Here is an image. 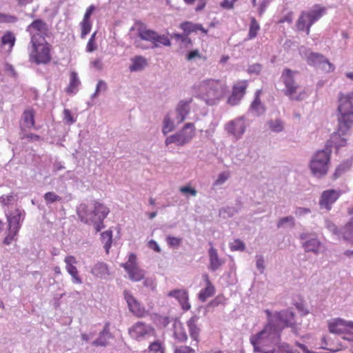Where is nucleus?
<instances>
[{
  "instance_id": "obj_14",
  "label": "nucleus",
  "mask_w": 353,
  "mask_h": 353,
  "mask_svg": "<svg viewBox=\"0 0 353 353\" xmlns=\"http://www.w3.org/2000/svg\"><path fill=\"white\" fill-rule=\"evenodd\" d=\"M300 239L305 241L302 245L305 252H312L315 254L319 252L320 242L314 234L302 232L300 234Z\"/></svg>"
},
{
  "instance_id": "obj_22",
  "label": "nucleus",
  "mask_w": 353,
  "mask_h": 353,
  "mask_svg": "<svg viewBox=\"0 0 353 353\" xmlns=\"http://www.w3.org/2000/svg\"><path fill=\"white\" fill-rule=\"evenodd\" d=\"M149 330L150 328L145 324L138 322L129 330V333L132 337L139 339L145 336L148 333Z\"/></svg>"
},
{
  "instance_id": "obj_26",
  "label": "nucleus",
  "mask_w": 353,
  "mask_h": 353,
  "mask_svg": "<svg viewBox=\"0 0 353 353\" xmlns=\"http://www.w3.org/2000/svg\"><path fill=\"white\" fill-rule=\"evenodd\" d=\"M109 323H105L103 330L100 332L99 336L95 340L94 343L97 345L105 346L108 341L112 337L109 330Z\"/></svg>"
},
{
  "instance_id": "obj_45",
  "label": "nucleus",
  "mask_w": 353,
  "mask_h": 353,
  "mask_svg": "<svg viewBox=\"0 0 353 353\" xmlns=\"http://www.w3.org/2000/svg\"><path fill=\"white\" fill-rule=\"evenodd\" d=\"M166 242L169 247L178 248L182 243V239L168 235L166 237Z\"/></svg>"
},
{
  "instance_id": "obj_32",
  "label": "nucleus",
  "mask_w": 353,
  "mask_h": 353,
  "mask_svg": "<svg viewBox=\"0 0 353 353\" xmlns=\"http://www.w3.org/2000/svg\"><path fill=\"white\" fill-rule=\"evenodd\" d=\"M324 12V8H316L310 12H305L307 16V17L309 19V26H312L315 21H316L323 16Z\"/></svg>"
},
{
  "instance_id": "obj_7",
  "label": "nucleus",
  "mask_w": 353,
  "mask_h": 353,
  "mask_svg": "<svg viewBox=\"0 0 353 353\" xmlns=\"http://www.w3.org/2000/svg\"><path fill=\"white\" fill-rule=\"evenodd\" d=\"M195 135V128L192 123H187L183 128L174 134L168 137L165 145L168 146L174 143L177 146H183L188 143Z\"/></svg>"
},
{
  "instance_id": "obj_11",
  "label": "nucleus",
  "mask_w": 353,
  "mask_h": 353,
  "mask_svg": "<svg viewBox=\"0 0 353 353\" xmlns=\"http://www.w3.org/2000/svg\"><path fill=\"white\" fill-rule=\"evenodd\" d=\"M225 130L236 139H241L245 130L244 117H241L230 121L225 125Z\"/></svg>"
},
{
  "instance_id": "obj_52",
  "label": "nucleus",
  "mask_w": 353,
  "mask_h": 353,
  "mask_svg": "<svg viewBox=\"0 0 353 353\" xmlns=\"http://www.w3.org/2000/svg\"><path fill=\"white\" fill-rule=\"evenodd\" d=\"M242 97L241 95L232 92V95L228 99V103L231 105H235L239 103Z\"/></svg>"
},
{
  "instance_id": "obj_41",
  "label": "nucleus",
  "mask_w": 353,
  "mask_h": 353,
  "mask_svg": "<svg viewBox=\"0 0 353 353\" xmlns=\"http://www.w3.org/2000/svg\"><path fill=\"white\" fill-rule=\"evenodd\" d=\"M326 228L333 233L338 239L343 238V233L344 232L343 228L339 230L337 226L330 221H325Z\"/></svg>"
},
{
  "instance_id": "obj_51",
  "label": "nucleus",
  "mask_w": 353,
  "mask_h": 353,
  "mask_svg": "<svg viewBox=\"0 0 353 353\" xmlns=\"http://www.w3.org/2000/svg\"><path fill=\"white\" fill-rule=\"evenodd\" d=\"M256 268L259 270L260 273H263L265 266V261L263 256L262 255H256Z\"/></svg>"
},
{
  "instance_id": "obj_56",
  "label": "nucleus",
  "mask_w": 353,
  "mask_h": 353,
  "mask_svg": "<svg viewBox=\"0 0 353 353\" xmlns=\"http://www.w3.org/2000/svg\"><path fill=\"white\" fill-rule=\"evenodd\" d=\"M18 21V18L16 16L10 14H2L1 23H14Z\"/></svg>"
},
{
  "instance_id": "obj_16",
  "label": "nucleus",
  "mask_w": 353,
  "mask_h": 353,
  "mask_svg": "<svg viewBox=\"0 0 353 353\" xmlns=\"http://www.w3.org/2000/svg\"><path fill=\"white\" fill-rule=\"evenodd\" d=\"M340 194L334 190H327L323 192L319 205L321 208H325L329 210L331 209V205L337 200Z\"/></svg>"
},
{
  "instance_id": "obj_30",
  "label": "nucleus",
  "mask_w": 353,
  "mask_h": 353,
  "mask_svg": "<svg viewBox=\"0 0 353 353\" xmlns=\"http://www.w3.org/2000/svg\"><path fill=\"white\" fill-rule=\"evenodd\" d=\"M205 280L208 282V285L205 287V289L202 290L199 294V299L203 302L205 301V300L208 297L212 296L214 291V287L210 284V282L208 280V276L207 275H205Z\"/></svg>"
},
{
  "instance_id": "obj_25",
  "label": "nucleus",
  "mask_w": 353,
  "mask_h": 353,
  "mask_svg": "<svg viewBox=\"0 0 353 353\" xmlns=\"http://www.w3.org/2000/svg\"><path fill=\"white\" fill-rule=\"evenodd\" d=\"M91 273L99 278H105L109 274L107 264L103 262H98L91 270Z\"/></svg>"
},
{
  "instance_id": "obj_9",
  "label": "nucleus",
  "mask_w": 353,
  "mask_h": 353,
  "mask_svg": "<svg viewBox=\"0 0 353 353\" xmlns=\"http://www.w3.org/2000/svg\"><path fill=\"white\" fill-rule=\"evenodd\" d=\"M128 274L129 279L134 281L138 282L144 279L145 271L141 269L137 263V256L131 253L129 255L128 260L125 263L121 264Z\"/></svg>"
},
{
  "instance_id": "obj_12",
  "label": "nucleus",
  "mask_w": 353,
  "mask_h": 353,
  "mask_svg": "<svg viewBox=\"0 0 353 353\" xmlns=\"http://www.w3.org/2000/svg\"><path fill=\"white\" fill-rule=\"evenodd\" d=\"M307 62L310 65L321 68L327 72L333 71L334 67L327 59L319 53L312 52L307 57Z\"/></svg>"
},
{
  "instance_id": "obj_60",
  "label": "nucleus",
  "mask_w": 353,
  "mask_h": 353,
  "mask_svg": "<svg viewBox=\"0 0 353 353\" xmlns=\"http://www.w3.org/2000/svg\"><path fill=\"white\" fill-rule=\"evenodd\" d=\"M246 88L245 83H242L239 85H235L233 88V92L237 93L239 95H241L243 97L245 90Z\"/></svg>"
},
{
  "instance_id": "obj_38",
  "label": "nucleus",
  "mask_w": 353,
  "mask_h": 353,
  "mask_svg": "<svg viewBox=\"0 0 353 353\" xmlns=\"http://www.w3.org/2000/svg\"><path fill=\"white\" fill-rule=\"evenodd\" d=\"M176 299L179 301L184 310H188L190 308L187 292L181 290V293L179 294Z\"/></svg>"
},
{
  "instance_id": "obj_34",
  "label": "nucleus",
  "mask_w": 353,
  "mask_h": 353,
  "mask_svg": "<svg viewBox=\"0 0 353 353\" xmlns=\"http://www.w3.org/2000/svg\"><path fill=\"white\" fill-rule=\"evenodd\" d=\"M101 239L103 243H104V248L106 253L109 252V250L112 245V232L111 230H106L101 234Z\"/></svg>"
},
{
  "instance_id": "obj_2",
  "label": "nucleus",
  "mask_w": 353,
  "mask_h": 353,
  "mask_svg": "<svg viewBox=\"0 0 353 353\" xmlns=\"http://www.w3.org/2000/svg\"><path fill=\"white\" fill-rule=\"evenodd\" d=\"M338 103V132L331 135L325 147L330 150L332 147L339 150L346 145L347 140L341 137V135L345 134L353 125V92L347 94L340 92Z\"/></svg>"
},
{
  "instance_id": "obj_49",
  "label": "nucleus",
  "mask_w": 353,
  "mask_h": 353,
  "mask_svg": "<svg viewBox=\"0 0 353 353\" xmlns=\"http://www.w3.org/2000/svg\"><path fill=\"white\" fill-rule=\"evenodd\" d=\"M81 37L84 38L90 31L91 30V23L90 21H82L81 23Z\"/></svg>"
},
{
  "instance_id": "obj_57",
  "label": "nucleus",
  "mask_w": 353,
  "mask_h": 353,
  "mask_svg": "<svg viewBox=\"0 0 353 353\" xmlns=\"http://www.w3.org/2000/svg\"><path fill=\"white\" fill-rule=\"evenodd\" d=\"M174 353H195V350L189 346H180L175 348Z\"/></svg>"
},
{
  "instance_id": "obj_31",
  "label": "nucleus",
  "mask_w": 353,
  "mask_h": 353,
  "mask_svg": "<svg viewBox=\"0 0 353 353\" xmlns=\"http://www.w3.org/2000/svg\"><path fill=\"white\" fill-rule=\"evenodd\" d=\"M175 330L174 332V337L179 342H185L188 340V335L184 327L181 323L179 325H174Z\"/></svg>"
},
{
  "instance_id": "obj_4",
  "label": "nucleus",
  "mask_w": 353,
  "mask_h": 353,
  "mask_svg": "<svg viewBox=\"0 0 353 353\" xmlns=\"http://www.w3.org/2000/svg\"><path fill=\"white\" fill-rule=\"evenodd\" d=\"M200 97L209 105H214L227 91L226 85L218 80L207 79L199 85Z\"/></svg>"
},
{
  "instance_id": "obj_40",
  "label": "nucleus",
  "mask_w": 353,
  "mask_h": 353,
  "mask_svg": "<svg viewBox=\"0 0 353 353\" xmlns=\"http://www.w3.org/2000/svg\"><path fill=\"white\" fill-rule=\"evenodd\" d=\"M260 29V26L254 17L251 18V22L249 29L248 38L252 39L257 35L258 31Z\"/></svg>"
},
{
  "instance_id": "obj_58",
  "label": "nucleus",
  "mask_w": 353,
  "mask_h": 353,
  "mask_svg": "<svg viewBox=\"0 0 353 353\" xmlns=\"http://www.w3.org/2000/svg\"><path fill=\"white\" fill-rule=\"evenodd\" d=\"M180 192L184 194H190L192 196L196 195V190L194 188H191L190 186H183L180 188Z\"/></svg>"
},
{
  "instance_id": "obj_3",
  "label": "nucleus",
  "mask_w": 353,
  "mask_h": 353,
  "mask_svg": "<svg viewBox=\"0 0 353 353\" xmlns=\"http://www.w3.org/2000/svg\"><path fill=\"white\" fill-rule=\"evenodd\" d=\"M92 210H89L88 207L85 203H81L77 207L76 211L80 221L85 224H93L96 232H99L105 228L103 220L109 214V209L103 204L98 202H94Z\"/></svg>"
},
{
  "instance_id": "obj_1",
  "label": "nucleus",
  "mask_w": 353,
  "mask_h": 353,
  "mask_svg": "<svg viewBox=\"0 0 353 353\" xmlns=\"http://www.w3.org/2000/svg\"><path fill=\"white\" fill-rule=\"evenodd\" d=\"M268 321L263 329L256 334L250 336V343L252 345L254 353H275L276 350H265L263 345L268 339L274 343H278L282 330L285 327H293L296 324L294 312L290 310H281L272 313L265 310Z\"/></svg>"
},
{
  "instance_id": "obj_63",
  "label": "nucleus",
  "mask_w": 353,
  "mask_h": 353,
  "mask_svg": "<svg viewBox=\"0 0 353 353\" xmlns=\"http://www.w3.org/2000/svg\"><path fill=\"white\" fill-rule=\"evenodd\" d=\"M221 7L225 9L231 10L234 8V3L232 1L223 0L221 4Z\"/></svg>"
},
{
  "instance_id": "obj_55",
  "label": "nucleus",
  "mask_w": 353,
  "mask_h": 353,
  "mask_svg": "<svg viewBox=\"0 0 353 353\" xmlns=\"http://www.w3.org/2000/svg\"><path fill=\"white\" fill-rule=\"evenodd\" d=\"M64 120L67 124H72L75 122V119L71 114L70 110L68 109H64L63 110Z\"/></svg>"
},
{
  "instance_id": "obj_19",
  "label": "nucleus",
  "mask_w": 353,
  "mask_h": 353,
  "mask_svg": "<svg viewBox=\"0 0 353 353\" xmlns=\"http://www.w3.org/2000/svg\"><path fill=\"white\" fill-rule=\"evenodd\" d=\"M64 261L66 264L65 268L68 272L72 277V281L78 284L82 283V280L78 275V270L74 265L77 263L75 257L73 256H68L65 258Z\"/></svg>"
},
{
  "instance_id": "obj_62",
  "label": "nucleus",
  "mask_w": 353,
  "mask_h": 353,
  "mask_svg": "<svg viewBox=\"0 0 353 353\" xmlns=\"http://www.w3.org/2000/svg\"><path fill=\"white\" fill-rule=\"evenodd\" d=\"M271 2V0H263L259 8V15H262L267 8L269 3Z\"/></svg>"
},
{
  "instance_id": "obj_6",
  "label": "nucleus",
  "mask_w": 353,
  "mask_h": 353,
  "mask_svg": "<svg viewBox=\"0 0 353 353\" xmlns=\"http://www.w3.org/2000/svg\"><path fill=\"white\" fill-rule=\"evenodd\" d=\"M331 152L332 150L324 148L319 150L314 155L310 161V166L314 176L321 177L327 174Z\"/></svg>"
},
{
  "instance_id": "obj_47",
  "label": "nucleus",
  "mask_w": 353,
  "mask_h": 353,
  "mask_svg": "<svg viewBox=\"0 0 353 353\" xmlns=\"http://www.w3.org/2000/svg\"><path fill=\"white\" fill-rule=\"evenodd\" d=\"M288 223L291 228H294L295 223H294V219L292 216H288L285 217H283L279 219V221L277 223V228H281L283 226L284 224Z\"/></svg>"
},
{
  "instance_id": "obj_17",
  "label": "nucleus",
  "mask_w": 353,
  "mask_h": 353,
  "mask_svg": "<svg viewBox=\"0 0 353 353\" xmlns=\"http://www.w3.org/2000/svg\"><path fill=\"white\" fill-rule=\"evenodd\" d=\"M123 295L130 311L137 316H143L145 312V310L141 306L140 303L132 295V294L128 290H124Z\"/></svg>"
},
{
  "instance_id": "obj_21",
  "label": "nucleus",
  "mask_w": 353,
  "mask_h": 353,
  "mask_svg": "<svg viewBox=\"0 0 353 353\" xmlns=\"http://www.w3.org/2000/svg\"><path fill=\"white\" fill-rule=\"evenodd\" d=\"M208 254L210 260L209 269L212 272H215L222 266L224 262L219 259L217 250L212 246L210 248Z\"/></svg>"
},
{
  "instance_id": "obj_10",
  "label": "nucleus",
  "mask_w": 353,
  "mask_h": 353,
  "mask_svg": "<svg viewBox=\"0 0 353 353\" xmlns=\"http://www.w3.org/2000/svg\"><path fill=\"white\" fill-rule=\"evenodd\" d=\"M294 72L290 69L286 68L282 74L283 83L285 85L286 90L285 94L290 97L292 100H301L300 96L293 97L292 95L296 92L298 85L295 83L294 79Z\"/></svg>"
},
{
  "instance_id": "obj_46",
  "label": "nucleus",
  "mask_w": 353,
  "mask_h": 353,
  "mask_svg": "<svg viewBox=\"0 0 353 353\" xmlns=\"http://www.w3.org/2000/svg\"><path fill=\"white\" fill-rule=\"evenodd\" d=\"M230 248L232 251H244L245 249V243L240 239H236L230 243Z\"/></svg>"
},
{
  "instance_id": "obj_50",
  "label": "nucleus",
  "mask_w": 353,
  "mask_h": 353,
  "mask_svg": "<svg viewBox=\"0 0 353 353\" xmlns=\"http://www.w3.org/2000/svg\"><path fill=\"white\" fill-rule=\"evenodd\" d=\"M280 341H281V339L279 341V342H278V343H274V342H272V340H271V339H268V340L266 341V343H265V345H263V348H264L265 350H267L265 349V346H266V345H267V343H268V342H271V343H274V344H278V345H279V349H281V350H283L285 353H290V352H292V350H290L289 345H288V343H280Z\"/></svg>"
},
{
  "instance_id": "obj_20",
  "label": "nucleus",
  "mask_w": 353,
  "mask_h": 353,
  "mask_svg": "<svg viewBox=\"0 0 353 353\" xmlns=\"http://www.w3.org/2000/svg\"><path fill=\"white\" fill-rule=\"evenodd\" d=\"M345 327H349L353 330V321H346L338 319L329 325L330 332L334 334H342L344 332Z\"/></svg>"
},
{
  "instance_id": "obj_23",
  "label": "nucleus",
  "mask_w": 353,
  "mask_h": 353,
  "mask_svg": "<svg viewBox=\"0 0 353 353\" xmlns=\"http://www.w3.org/2000/svg\"><path fill=\"white\" fill-rule=\"evenodd\" d=\"M199 317L196 315L192 316L187 322V325L189 329V332L191 338L196 341H199V336L200 333V329L196 325Z\"/></svg>"
},
{
  "instance_id": "obj_36",
  "label": "nucleus",
  "mask_w": 353,
  "mask_h": 353,
  "mask_svg": "<svg viewBox=\"0 0 353 353\" xmlns=\"http://www.w3.org/2000/svg\"><path fill=\"white\" fill-rule=\"evenodd\" d=\"M343 239L353 243V218L343 227Z\"/></svg>"
},
{
  "instance_id": "obj_39",
  "label": "nucleus",
  "mask_w": 353,
  "mask_h": 353,
  "mask_svg": "<svg viewBox=\"0 0 353 353\" xmlns=\"http://www.w3.org/2000/svg\"><path fill=\"white\" fill-rule=\"evenodd\" d=\"M174 128V122L171 120L170 114H167L163 119V126L162 133L166 135L168 132L172 131Z\"/></svg>"
},
{
  "instance_id": "obj_61",
  "label": "nucleus",
  "mask_w": 353,
  "mask_h": 353,
  "mask_svg": "<svg viewBox=\"0 0 353 353\" xmlns=\"http://www.w3.org/2000/svg\"><path fill=\"white\" fill-rule=\"evenodd\" d=\"M143 284L145 287L154 290L155 288L154 280L150 277H145L143 279Z\"/></svg>"
},
{
  "instance_id": "obj_28",
  "label": "nucleus",
  "mask_w": 353,
  "mask_h": 353,
  "mask_svg": "<svg viewBox=\"0 0 353 353\" xmlns=\"http://www.w3.org/2000/svg\"><path fill=\"white\" fill-rule=\"evenodd\" d=\"M307 17V16L305 12H303L301 14L296 22V28L298 30L300 31L305 30L306 34H309L310 27L312 26H309V19Z\"/></svg>"
},
{
  "instance_id": "obj_48",
  "label": "nucleus",
  "mask_w": 353,
  "mask_h": 353,
  "mask_svg": "<svg viewBox=\"0 0 353 353\" xmlns=\"http://www.w3.org/2000/svg\"><path fill=\"white\" fill-rule=\"evenodd\" d=\"M106 89H107L106 83L103 80H99L97 85L96 90H95L94 93L91 97L92 99L97 97L101 91L105 92L106 90Z\"/></svg>"
},
{
  "instance_id": "obj_64",
  "label": "nucleus",
  "mask_w": 353,
  "mask_h": 353,
  "mask_svg": "<svg viewBox=\"0 0 353 353\" xmlns=\"http://www.w3.org/2000/svg\"><path fill=\"white\" fill-rule=\"evenodd\" d=\"M149 347L151 351L156 352L160 351L162 348L161 344L159 341H155L151 343Z\"/></svg>"
},
{
  "instance_id": "obj_53",
  "label": "nucleus",
  "mask_w": 353,
  "mask_h": 353,
  "mask_svg": "<svg viewBox=\"0 0 353 353\" xmlns=\"http://www.w3.org/2000/svg\"><path fill=\"white\" fill-rule=\"evenodd\" d=\"M96 34H97V32H94L92 34L91 37L90 38V39L88 42L87 48H86V50L88 52H93L97 49V47L94 45V39H95Z\"/></svg>"
},
{
  "instance_id": "obj_43",
  "label": "nucleus",
  "mask_w": 353,
  "mask_h": 353,
  "mask_svg": "<svg viewBox=\"0 0 353 353\" xmlns=\"http://www.w3.org/2000/svg\"><path fill=\"white\" fill-rule=\"evenodd\" d=\"M43 199L47 205L61 200V197L54 192H48L46 193L43 196Z\"/></svg>"
},
{
  "instance_id": "obj_5",
  "label": "nucleus",
  "mask_w": 353,
  "mask_h": 353,
  "mask_svg": "<svg viewBox=\"0 0 353 353\" xmlns=\"http://www.w3.org/2000/svg\"><path fill=\"white\" fill-rule=\"evenodd\" d=\"M39 34H32L31 37L30 59L37 64L47 63L51 59L49 44L46 41L39 40Z\"/></svg>"
},
{
  "instance_id": "obj_27",
  "label": "nucleus",
  "mask_w": 353,
  "mask_h": 353,
  "mask_svg": "<svg viewBox=\"0 0 353 353\" xmlns=\"http://www.w3.org/2000/svg\"><path fill=\"white\" fill-rule=\"evenodd\" d=\"M23 125L28 128L34 125V112L32 109L26 110L22 114Z\"/></svg>"
},
{
  "instance_id": "obj_42",
  "label": "nucleus",
  "mask_w": 353,
  "mask_h": 353,
  "mask_svg": "<svg viewBox=\"0 0 353 353\" xmlns=\"http://www.w3.org/2000/svg\"><path fill=\"white\" fill-rule=\"evenodd\" d=\"M269 128L274 132H280L283 130V122L280 119L270 120L268 121Z\"/></svg>"
},
{
  "instance_id": "obj_35",
  "label": "nucleus",
  "mask_w": 353,
  "mask_h": 353,
  "mask_svg": "<svg viewBox=\"0 0 353 353\" xmlns=\"http://www.w3.org/2000/svg\"><path fill=\"white\" fill-rule=\"evenodd\" d=\"M259 93L260 90H258L256 94V98L251 105V110L255 112L257 116L263 114L265 111L263 105L261 104V101L259 99Z\"/></svg>"
},
{
  "instance_id": "obj_54",
  "label": "nucleus",
  "mask_w": 353,
  "mask_h": 353,
  "mask_svg": "<svg viewBox=\"0 0 353 353\" xmlns=\"http://www.w3.org/2000/svg\"><path fill=\"white\" fill-rule=\"evenodd\" d=\"M262 69V65L259 63H254L250 65L248 68V72L250 74H259Z\"/></svg>"
},
{
  "instance_id": "obj_15",
  "label": "nucleus",
  "mask_w": 353,
  "mask_h": 353,
  "mask_svg": "<svg viewBox=\"0 0 353 353\" xmlns=\"http://www.w3.org/2000/svg\"><path fill=\"white\" fill-rule=\"evenodd\" d=\"M192 102V98L183 99L179 101L175 108L176 114V121L178 123L183 122L190 112V104Z\"/></svg>"
},
{
  "instance_id": "obj_59",
  "label": "nucleus",
  "mask_w": 353,
  "mask_h": 353,
  "mask_svg": "<svg viewBox=\"0 0 353 353\" xmlns=\"http://www.w3.org/2000/svg\"><path fill=\"white\" fill-rule=\"evenodd\" d=\"M18 232H14L11 230H8V234L6 236V237L3 240V243L6 245H10L12 240L14 239V237L17 235Z\"/></svg>"
},
{
  "instance_id": "obj_24",
  "label": "nucleus",
  "mask_w": 353,
  "mask_h": 353,
  "mask_svg": "<svg viewBox=\"0 0 353 353\" xmlns=\"http://www.w3.org/2000/svg\"><path fill=\"white\" fill-rule=\"evenodd\" d=\"M180 28L184 31L186 34H189L191 32H196L198 30L207 34L208 30L205 29L201 24L194 23L191 21H185L181 23Z\"/></svg>"
},
{
  "instance_id": "obj_29",
  "label": "nucleus",
  "mask_w": 353,
  "mask_h": 353,
  "mask_svg": "<svg viewBox=\"0 0 353 353\" xmlns=\"http://www.w3.org/2000/svg\"><path fill=\"white\" fill-rule=\"evenodd\" d=\"M132 64L130 66V70L141 71L147 65L146 59L141 56H137L132 59Z\"/></svg>"
},
{
  "instance_id": "obj_13",
  "label": "nucleus",
  "mask_w": 353,
  "mask_h": 353,
  "mask_svg": "<svg viewBox=\"0 0 353 353\" xmlns=\"http://www.w3.org/2000/svg\"><path fill=\"white\" fill-rule=\"evenodd\" d=\"M48 26L47 23L42 19L34 20L27 28L26 31L31 34H39L40 38L39 40L45 41L44 36L47 35L48 32Z\"/></svg>"
},
{
  "instance_id": "obj_18",
  "label": "nucleus",
  "mask_w": 353,
  "mask_h": 353,
  "mask_svg": "<svg viewBox=\"0 0 353 353\" xmlns=\"http://www.w3.org/2000/svg\"><path fill=\"white\" fill-rule=\"evenodd\" d=\"M25 214L23 210L15 209L9 215L7 216L8 221V230L14 232H18L21 225L20 221L21 217Z\"/></svg>"
},
{
  "instance_id": "obj_37",
  "label": "nucleus",
  "mask_w": 353,
  "mask_h": 353,
  "mask_svg": "<svg viewBox=\"0 0 353 353\" xmlns=\"http://www.w3.org/2000/svg\"><path fill=\"white\" fill-rule=\"evenodd\" d=\"M351 166V163L348 161L341 163L336 168L335 172L333 174L334 179H337L341 176L343 173L347 172Z\"/></svg>"
},
{
  "instance_id": "obj_33",
  "label": "nucleus",
  "mask_w": 353,
  "mask_h": 353,
  "mask_svg": "<svg viewBox=\"0 0 353 353\" xmlns=\"http://www.w3.org/2000/svg\"><path fill=\"white\" fill-rule=\"evenodd\" d=\"M16 37L11 31H6L1 38V44L8 45L10 50L14 46Z\"/></svg>"
},
{
  "instance_id": "obj_8",
  "label": "nucleus",
  "mask_w": 353,
  "mask_h": 353,
  "mask_svg": "<svg viewBox=\"0 0 353 353\" xmlns=\"http://www.w3.org/2000/svg\"><path fill=\"white\" fill-rule=\"evenodd\" d=\"M137 24L139 25L137 29L138 37L141 40L152 42L153 43L152 48L159 47L160 44L165 46H170V39L165 35H159L155 31L147 29L145 26L141 22Z\"/></svg>"
},
{
  "instance_id": "obj_44",
  "label": "nucleus",
  "mask_w": 353,
  "mask_h": 353,
  "mask_svg": "<svg viewBox=\"0 0 353 353\" xmlns=\"http://www.w3.org/2000/svg\"><path fill=\"white\" fill-rule=\"evenodd\" d=\"M80 81L77 77V74L75 72H72L70 74V85L67 88V92H73V90L79 86Z\"/></svg>"
}]
</instances>
